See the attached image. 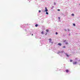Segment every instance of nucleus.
<instances>
[{"label": "nucleus", "mask_w": 80, "mask_h": 80, "mask_svg": "<svg viewBox=\"0 0 80 80\" xmlns=\"http://www.w3.org/2000/svg\"><path fill=\"white\" fill-rule=\"evenodd\" d=\"M64 52L63 51H61V52H58V54H60V53H63Z\"/></svg>", "instance_id": "obj_1"}, {"label": "nucleus", "mask_w": 80, "mask_h": 80, "mask_svg": "<svg viewBox=\"0 0 80 80\" xmlns=\"http://www.w3.org/2000/svg\"><path fill=\"white\" fill-rule=\"evenodd\" d=\"M65 54H66V56H67V57H70V55H68V54L66 53Z\"/></svg>", "instance_id": "obj_2"}, {"label": "nucleus", "mask_w": 80, "mask_h": 80, "mask_svg": "<svg viewBox=\"0 0 80 80\" xmlns=\"http://www.w3.org/2000/svg\"><path fill=\"white\" fill-rule=\"evenodd\" d=\"M45 8V12H48V9H47V8Z\"/></svg>", "instance_id": "obj_3"}, {"label": "nucleus", "mask_w": 80, "mask_h": 80, "mask_svg": "<svg viewBox=\"0 0 80 80\" xmlns=\"http://www.w3.org/2000/svg\"><path fill=\"white\" fill-rule=\"evenodd\" d=\"M73 64H74V65H76L77 64V62H73Z\"/></svg>", "instance_id": "obj_4"}, {"label": "nucleus", "mask_w": 80, "mask_h": 80, "mask_svg": "<svg viewBox=\"0 0 80 80\" xmlns=\"http://www.w3.org/2000/svg\"><path fill=\"white\" fill-rule=\"evenodd\" d=\"M49 42L51 43V41L52 40V39L51 38L49 39Z\"/></svg>", "instance_id": "obj_5"}, {"label": "nucleus", "mask_w": 80, "mask_h": 80, "mask_svg": "<svg viewBox=\"0 0 80 80\" xmlns=\"http://www.w3.org/2000/svg\"><path fill=\"white\" fill-rule=\"evenodd\" d=\"M58 45H59L60 46H61V45H62V44L59 43H58Z\"/></svg>", "instance_id": "obj_6"}, {"label": "nucleus", "mask_w": 80, "mask_h": 80, "mask_svg": "<svg viewBox=\"0 0 80 80\" xmlns=\"http://www.w3.org/2000/svg\"><path fill=\"white\" fill-rule=\"evenodd\" d=\"M65 44H66V45H68V42H65Z\"/></svg>", "instance_id": "obj_7"}, {"label": "nucleus", "mask_w": 80, "mask_h": 80, "mask_svg": "<svg viewBox=\"0 0 80 80\" xmlns=\"http://www.w3.org/2000/svg\"><path fill=\"white\" fill-rule=\"evenodd\" d=\"M46 31L47 32H49V30H48V29H47V30H46Z\"/></svg>", "instance_id": "obj_8"}, {"label": "nucleus", "mask_w": 80, "mask_h": 80, "mask_svg": "<svg viewBox=\"0 0 80 80\" xmlns=\"http://www.w3.org/2000/svg\"><path fill=\"white\" fill-rule=\"evenodd\" d=\"M69 71L68 70V69H67L66 70V72H67V73H68V72Z\"/></svg>", "instance_id": "obj_9"}, {"label": "nucleus", "mask_w": 80, "mask_h": 80, "mask_svg": "<svg viewBox=\"0 0 80 80\" xmlns=\"http://www.w3.org/2000/svg\"><path fill=\"white\" fill-rule=\"evenodd\" d=\"M35 27H38V24H36V25H35Z\"/></svg>", "instance_id": "obj_10"}, {"label": "nucleus", "mask_w": 80, "mask_h": 80, "mask_svg": "<svg viewBox=\"0 0 80 80\" xmlns=\"http://www.w3.org/2000/svg\"><path fill=\"white\" fill-rule=\"evenodd\" d=\"M72 16H73V17L74 16V14H72Z\"/></svg>", "instance_id": "obj_11"}, {"label": "nucleus", "mask_w": 80, "mask_h": 80, "mask_svg": "<svg viewBox=\"0 0 80 80\" xmlns=\"http://www.w3.org/2000/svg\"><path fill=\"white\" fill-rule=\"evenodd\" d=\"M41 33H42V34H43V32L42 31V32H41Z\"/></svg>", "instance_id": "obj_12"}, {"label": "nucleus", "mask_w": 80, "mask_h": 80, "mask_svg": "<svg viewBox=\"0 0 80 80\" xmlns=\"http://www.w3.org/2000/svg\"><path fill=\"white\" fill-rule=\"evenodd\" d=\"M46 14H47V15H48V12H46Z\"/></svg>", "instance_id": "obj_13"}, {"label": "nucleus", "mask_w": 80, "mask_h": 80, "mask_svg": "<svg viewBox=\"0 0 80 80\" xmlns=\"http://www.w3.org/2000/svg\"><path fill=\"white\" fill-rule=\"evenodd\" d=\"M56 35H58V33L57 32H56Z\"/></svg>", "instance_id": "obj_14"}, {"label": "nucleus", "mask_w": 80, "mask_h": 80, "mask_svg": "<svg viewBox=\"0 0 80 80\" xmlns=\"http://www.w3.org/2000/svg\"><path fill=\"white\" fill-rule=\"evenodd\" d=\"M70 62H72V60H70Z\"/></svg>", "instance_id": "obj_15"}, {"label": "nucleus", "mask_w": 80, "mask_h": 80, "mask_svg": "<svg viewBox=\"0 0 80 80\" xmlns=\"http://www.w3.org/2000/svg\"><path fill=\"white\" fill-rule=\"evenodd\" d=\"M54 5H56V3L55 2H54Z\"/></svg>", "instance_id": "obj_16"}, {"label": "nucleus", "mask_w": 80, "mask_h": 80, "mask_svg": "<svg viewBox=\"0 0 80 80\" xmlns=\"http://www.w3.org/2000/svg\"><path fill=\"white\" fill-rule=\"evenodd\" d=\"M73 25L74 26H75V24H73Z\"/></svg>", "instance_id": "obj_17"}, {"label": "nucleus", "mask_w": 80, "mask_h": 80, "mask_svg": "<svg viewBox=\"0 0 80 80\" xmlns=\"http://www.w3.org/2000/svg\"><path fill=\"white\" fill-rule=\"evenodd\" d=\"M41 12V10H39V12L40 13Z\"/></svg>", "instance_id": "obj_18"}, {"label": "nucleus", "mask_w": 80, "mask_h": 80, "mask_svg": "<svg viewBox=\"0 0 80 80\" xmlns=\"http://www.w3.org/2000/svg\"><path fill=\"white\" fill-rule=\"evenodd\" d=\"M58 19H60V17H58Z\"/></svg>", "instance_id": "obj_19"}, {"label": "nucleus", "mask_w": 80, "mask_h": 80, "mask_svg": "<svg viewBox=\"0 0 80 80\" xmlns=\"http://www.w3.org/2000/svg\"><path fill=\"white\" fill-rule=\"evenodd\" d=\"M60 9H58V11H60Z\"/></svg>", "instance_id": "obj_20"}, {"label": "nucleus", "mask_w": 80, "mask_h": 80, "mask_svg": "<svg viewBox=\"0 0 80 80\" xmlns=\"http://www.w3.org/2000/svg\"><path fill=\"white\" fill-rule=\"evenodd\" d=\"M64 30H65V31H67V29H64Z\"/></svg>", "instance_id": "obj_21"}, {"label": "nucleus", "mask_w": 80, "mask_h": 80, "mask_svg": "<svg viewBox=\"0 0 80 80\" xmlns=\"http://www.w3.org/2000/svg\"><path fill=\"white\" fill-rule=\"evenodd\" d=\"M47 35V33H46L45 35Z\"/></svg>", "instance_id": "obj_22"}, {"label": "nucleus", "mask_w": 80, "mask_h": 80, "mask_svg": "<svg viewBox=\"0 0 80 80\" xmlns=\"http://www.w3.org/2000/svg\"><path fill=\"white\" fill-rule=\"evenodd\" d=\"M63 48H65V47L63 46Z\"/></svg>", "instance_id": "obj_23"}, {"label": "nucleus", "mask_w": 80, "mask_h": 80, "mask_svg": "<svg viewBox=\"0 0 80 80\" xmlns=\"http://www.w3.org/2000/svg\"><path fill=\"white\" fill-rule=\"evenodd\" d=\"M32 35L33 36V34H32Z\"/></svg>", "instance_id": "obj_24"}, {"label": "nucleus", "mask_w": 80, "mask_h": 80, "mask_svg": "<svg viewBox=\"0 0 80 80\" xmlns=\"http://www.w3.org/2000/svg\"><path fill=\"white\" fill-rule=\"evenodd\" d=\"M68 31H70V30L69 29H68Z\"/></svg>", "instance_id": "obj_25"}, {"label": "nucleus", "mask_w": 80, "mask_h": 80, "mask_svg": "<svg viewBox=\"0 0 80 80\" xmlns=\"http://www.w3.org/2000/svg\"><path fill=\"white\" fill-rule=\"evenodd\" d=\"M65 41H64V42H65Z\"/></svg>", "instance_id": "obj_26"}, {"label": "nucleus", "mask_w": 80, "mask_h": 80, "mask_svg": "<svg viewBox=\"0 0 80 80\" xmlns=\"http://www.w3.org/2000/svg\"><path fill=\"white\" fill-rule=\"evenodd\" d=\"M77 58H76V60H77Z\"/></svg>", "instance_id": "obj_27"}]
</instances>
